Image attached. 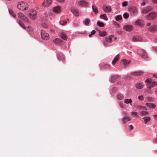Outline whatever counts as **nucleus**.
Returning <instances> with one entry per match:
<instances>
[{
	"instance_id": "nucleus-8",
	"label": "nucleus",
	"mask_w": 157,
	"mask_h": 157,
	"mask_svg": "<svg viewBox=\"0 0 157 157\" xmlns=\"http://www.w3.org/2000/svg\"><path fill=\"white\" fill-rule=\"evenodd\" d=\"M105 39L106 41L111 43L115 41L116 39V38L113 35H110L108 37H106Z\"/></svg>"
},
{
	"instance_id": "nucleus-51",
	"label": "nucleus",
	"mask_w": 157,
	"mask_h": 157,
	"mask_svg": "<svg viewBox=\"0 0 157 157\" xmlns=\"http://www.w3.org/2000/svg\"><path fill=\"white\" fill-rule=\"evenodd\" d=\"M147 99L149 101H151L153 100V99L151 97H148Z\"/></svg>"
},
{
	"instance_id": "nucleus-58",
	"label": "nucleus",
	"mask_w": 157,
	"mask_h": 157,
	"mask_svg": "<svg viewBox=\"0 0 157 157\" xmlns=\"http://www.w3.org/2000/svg\"><path fill=\"white\" fill-rule=\"evenodd\" d=\"M11 14L14 17H15L16 16L15 14L13 12H12V14Z\"/></svg>"
},
{
	"instance_id": "nucleus-26",
	"label": "nucleus",
	"mask_w": 157,
	"mask_h": 157,
	"mask_svg": "<svg viewBox=\"0 0 157 157\" xmlns=\"http://www.w3.org/2000/svg\"><path fill=\"white\" fill-rule=\"evenodd\" d=\"M119 58V55L118 54L114 57V59L112 61V65H115L116 64V62L118 60Z\"/></svg>"
},
{
	"instance_id": "nucleus-7",
	"label": "nucleus",
	"mask_w": 157,
	"mask_h": 157,
	"mask_svg": "<svg viewBox=\"0 0 157 157\" xmlns=\"http://www.w3.org/2000/svg\"><path fill=\"white\" fill-rule=\"evenodd\" d=\"M18 17H20L23 19L25 22L27 23H29L30 22V21L29 20L28 18L25 17L24 15L21 13H18Z\"/></svg>"
},
{
	"instance_id": "nucleus-62",
	"label": "nucleus",
	"mask_w": 157,
	"mask_h": 157,
	"mask_svg": "<svg viewBox=\"0 0 157 157\" xmlns=\"http://www.w3.org/2000/svg\"><path fill=\"white\" fill-rule=\"evenodd\" d=\"M9 11L10 14H12V12H13L12 10H9Z\"/></svg>"
},
{
	"instance_id": "nucleus-21",
	"label": "nucleus",
	"mask_w": 157,
	"mask_h": 157,
	"mask_svg": "<svg viewBox=\"0 0 157 157\" xmlns=\"http://www.w3.org/2000/svg\"><path fill=\"white\" fill-rule=\"evenodd\" d=\"M59 36L61 38L65 40H67V36L64 33L60 32L59 33Z\"/></svg>"
},
{
	"instance_id": "nucleus-57",
	"label": "nucleus",
	"mask_w": 157,
	"mask_h": 157,
	"mask_svg": "<svg viewBox=\"0 0 157 157\" xmlns=\"http://www.w3.org/2000/svg\"><path fill=\"white\" fill-rule=\"evenodd\" d=\"M42 26L45 28H47L48 27V25H47L44 24L42 25Z\"/></svg>"
},
{
	"instance_id": "nucleus-35",
	"label": "nucleus",
	"mask_w": 157,
	"mask_h": 157,
	"mask_svg": "<svg viewBox=\"0 0 157 157\" xmlns=\"http://www.w3.org/2000/svg\"><path fill=\"white\" fill-rule=\"evenodd\" d=\"M114 19L117 21L121 20L122 18L121 16V15H118L117 16L115 17Z\"/></svg>"
},
{
	"instance_id": "nucleus-60",
	"label": "nucleus",
	"mask_w": 157,
	"mask_h": 157,
	"mask_svg": "<svg viewBox=\"0 0 157 157\" xmlns=\"http://www.w3.org/2000/svg\"><path fill=\"white\" fill-rule=\"evenodd\" d=\"M146 4V2H143L141 3V5L142 6H145Z\"/></svg>"
},
{
	"instance_id": "nucleus-61",
	"label": "nucleus",
	"mask_w": 157,
	"mask_h": 157,
	"mask_svg": "<svg viewBox=\"0 0 157 157\" xmlns=\"http://www.w3.org/2000/svg\"><path fill=\"white\" fill-rule=\"evenodd\" d=\"M156 136H157V138L155 139L154 140V142L156 143H157V134Z\"/></svg>"
},
{
	"instance_id": "nucleus-14",
	"label": "nucleus",
	"mask_w": 157,
	"mask_h": 157,
	"mask_svg": "<svg viewBox=\"0 0 157 157\" xmlns=\"http://www.w3.org/2000/svg\"><path fill=\"white\" fill-rule=\"evenodd\" d=\"M103 10L105 13H109L111 11V9L109 5H104L103 6Z\"/></svg>"
},
{
	"instance_id": "nucleus-25",
	"label": "nucleus",
	"mask_w": 157,
	"mask_h": 157,
	"mask_svg": "<svg viewBox=\"0 0 157 157\" xmlns=\"http://www.w3.org/2000/svg\"><path fill=\"white\" fill-rule=\"evenodd\" d=\"M116 96L117 98L119 100H122L124 98L123 94L120 93L117 94Z\"/></svg>"
},
{
	"instance_id": "nucleus-53",
	"label": "nucleus",
	"mask_w": 157,
	"mask_h": 157,
	"mask_svg": "<svg viewBox=\"0 0 157 157\" xmlns=\"http://www.w3.org/2000/svg\"><path fill=\"white\" fill-rule=\"evenodd\" d=\"M153 116L155 119L157 120V114L154 115H153Z\"/></svg>"
},
{
	"instance_id": "nucleus-54",
	"label": "nucleus",
	"mask_w": 157,
	"mask_h": 157,
	"mask_svg": "<svg viewBox=\"0 0 157 157\" xmlns=\"http://www.w3.org/2000/svg\"><path fill=\"white\" fill-rule=\"evenodd\" d=\"M152 49L155 51V52H157V49L155 48L154 47H152Z\"/></svg>"
},
{
	"instance_id": "nucleus-41",
	"label": "nucleus",
	"mask_w": 157,
	"mask_h": 157,
	"mask_svg": "<svg viewBox=\"0 0 157 157\" xmlns=\"http://www.w3.org/2000/svg\"><path fill=\"white\" fill-rule=\"evenodd\" d=\"M18 23L19 24V25L22 27L24 29H26V27L24 26V24L21 21H19L18 22Z\"/></svg>"
},
{
	"instance_id": "nucleus-3",
	"label": "nucleus",
	"mask_w": 157,
	"mask_h": 157,
	"mask_svg": "<svg viewBox=\"0 0 157 157\" xmlns=\"http://www.w3.org/2000/svg\"><path fill=\"white\" fill-rule=\"evenodd\" d=\"M29 16L33 20H35L37 17V12L36 10H31L29 11Z\"/></svg>"
},
{
	"instance_id": "nucleus-37",
	"label": "nucleus",
	"mask_w": 157,
	"mask_h": 157,
	"mask_svg": "<svg viewBox=\"0 0 157 157\" xmlns=\"http://www.w3.org/2000/svg\"><path fill=\"white\" fill-rule=\"evenodd\" d=\"M67 21L66 20H61L59 21V24L61 25H64L66 24Z\"/></svg>"
},
{
	"instance_id": "nucleus-15",
	"label": "nucleus",
	"mask_w": 157,
	"mask_h": 157,
	"mask_svg": "<svg viewBox=\"0 0 157 157\" xmlns=\"http://www.w3.org/2000/svg\"><path fill=\"white\" fill-rule=\"evenodd\" d=\"M53 10L56 13H60L61 11V8L60 6H58L53 7Z\"/></svg>"
},
{
	"instance_id": "nucleus-17",
	"label": "nucleus",
	"mask_w": 157,
	"mask_h": 157,
	"mask_svg": "<svg viewBox=\"0 0 157 157\" xmlns=\"http://www.w3.org/2000/svg\"><path fill=\"white\" fill-rule=\"evenodd\" d=\"M71 12L75 16H78L79 15L78 10L75 8H73L71 10Z\"/></svg>"
},
{
	"instance_id": "nucleus-2",
	"label": "nucleus",
	"mask_w": 157,
	"mask_h": 157,
	"mask_svg": "<svg viewBox=\"0 0 157 157\" xmlns=\"http://www.w3.org/2000/svg\"><path fill=\"white\" fill-rule=\"evenodd\" d=\"M151 25V22H148L147 23V26H150L148 28L149 31L152 33H154L157 31V25L155 24Z\"/></svg>"
},
{
	"instance_id": "nucleus-4",
	"label": "nucleus",
	"mask_w": 157,
	"mask_h": 157,
	"mask_svg": "<svg viewBox=\"0 0 157 157\" xmlns=\"http://www.w3.org/2000/svg\"><path fill=\"white\" fill-rule=\"evenodd\" d=\"M138 53L141 55L144 58L147 59V60H150L151 58L149 57L145 50H140L138 51Z\"/></svg>"
},
{
	"instance_id": "nucleus-13",
	"label": "nucleus",
	"mask_w": 157,
	"mask_h": 157,
	"mask_svg": "<svg viewBox=\"0 0 157 157\" xmlns=\"http://www.w3.org/2000/svg\"><path fill=\"white\" fill-rule=\"evenodd\" d=\"M133 40L135 42H144L142 38L140 36H135L132 38Z\"/></svg>"
},
{
	"instance_id": "nucleus-32",
	"label": "nucleus",
	"mask_w": 157,
	"mask_h": 157,
	"mask_svg": "<svg viewBox=\"0 0 157 157\" xmlns=\"http://www.w3.org/2000/svg\"><path fill=\"white\" fill-rule=\"evenodd\" d=\"M90 20L89 19L86 18L83 21V23L84 25H88L90 23Z\"/></svg>"
},
{
	"instance_id": "nucleus-39",
	"label": "nucleus",
	"mask_w": 157,
	"mask_h": 157,
	"mask_svg": "<svg viewBox=\"0 0 157 157\" xmlns=\"http://www.w3.org/2000/svg\"><path fill=\"white\" fill-rule=\"evenodd\" d=\"M129 16V14L128 13L126 12L124 13L123 17L125 19L128 18Z\"/></svg>"
},
{
	"instance_id": "nucleus-6",
	"label": "nucleus",
	"mask_w": 157,
	"mask_h": 157,
	"mask_svg": "<svg viewBox=\"0 0 157 157\" xmlns=\"http://www.w3.org/2000/svg\"><path fill=\"white\" fill-rule=\"evenodd\" d=\"M131 14L132 16H136L137 15L138 13V10L135 7H132L130 10Z\"/></svg>"
},
{
	"instance_id": "nucleus-42",
	"label": "nucleus",
	"mask_w": 157,
	"mask_h": 157,
	"mask_svg": "<svg viewBox=\"0 0 157 157\" xmlns=\"http://www.w3.org/2000/svg\"><path fill=\"white\" fill-rule=\"evenodd\" d=\"M128 3L127 1H124L122 3V6L123 7H125L128 5Z\"/></svg>"
},
{
	"instance_id": "nucleus-28",
	"label": "nucleus",
	"mask_w": 157,
	"mask_h": 157,
	"mask_svg": "<svg viewBox=\"0 0 157 157\" xmlns=\"http://www.w3.org/2000/svg\"><path fill=\"white\" fill-rule=\"evenodd\" d=\"M122 61L124 65L125 66H127L130 63V61L127 60L126 59H123Z\"/></svg>"
},
{
	"instance_id": "nucleus-19",
	"label": "nucleus",
	"mask_w": 157,
	"mask_h": 157,
	"mask_svg": "<svg viewBox=\"0 0 157 157\" xmlns=\"http://www.w3.org/2000/svg\"><path fill=\"white\" fill-rule=\"evenodd\" d=\"M135 24L136 25L141 26L144 25V22L142 20L138 19L135 22Z\"/></svg>"
},
{
	"instance_id": "nucleus-22",
	"label": "nucleus",
	"mask_w": 157,
	"mask_h": 157,
	"mask_svg": "<svg viewBox=\"0 0 157 157\" xmlns=\"http://www.w3.org/2000/svg\"><path fill=\"white\" fill-rule=\"evenodd\" d=\"M149 85L148 88H151L157 86V82L154 81L148 84Z\"/></svg>"
},
{
	"instance_id": "nucleus-63",
	"label": "nucleus",
	"mask_w": 157,
	"mask_h": 157,
	"mask_svg": "<svg viewBox=\"0 0 157 157\" xmlns=\"http://www.w3.org/2000/svg\"><path fill=\"white\" fill-rule=\"evenodd\" d=\"M59 2H63L64 0H57Z\"/></svg>"
},
{
	"instance_id": "nucleus-49",
	"label": "nucleus",
	"mask_w": 157,
	"mask_h": 157,
	"mask_svg": "<svg viewBox=\"0 0 157 157\" xmlns=\"http://www.w3.org/2000/svg\"><path fill=\"white\" fill-rule=\"evenodd\" d=\"M146 91L149 94H151L152 93V92L151 90V88H149L148 90H147Z\"/></svg>"
},
{
	"instance_id": "nucleus-12",
	"label": "nucleus",
	"mask_w": 157,
	"mask_h": 157,
	"mask_svg": "<svg viewBox=\"0 0 157 157\" xmlns=\"http://www.w3.org/2000/svg\"><path fill=\"white\" fill-rule=\"evenodd\" d=\"M123 29L127 31H131L133 29V26L131 25H126L123 27Z\"/></svg>"
},
{
	"instance_id": "nucleus-23",
	"label": "nucleus",
	"mask_w": 157,
	"mask_h": 157,
	"mask_svg": "<svg viewBox=\"0 0 157 157\" xmlns=\"http://www.w3.org/2000/svg\"><path fill=\"white\" fill-rule=\"evenodd\" d=\"M142 119L143 120L144 123L145 124H147L148 122L150 121L151 118L150 117H143Z\"/></svg>"
},
{
	"instance_id": "nucleus-44",
	"label": "nucleus",
	"mask_w": 157,
	"mask_h": 157,
	"mask_svg": "<svg viewBox=\"0 0 157 157\" xmlns=\"http://www.w3.org/2000/svg\"><path fill=\"white\" fill-rule=\"evenodd\" d=\"M138 99L141 101H143L144 100V98L142 95H139L138 96Z\"/></svg>"
},
{
	"instance_id": "nucleus-31",
	"label": "nucleus",
	"mask_w": 157,
	"mask_h": 157,
	"mask_svg": "<svg viewBox=\"0 0 157 157\" xmlns=\"http://www.w3.org/2000/svg\"><path fill=\"white\" fill-rule=\"evenodd\" d=\"M124 102L126 104H129L131 105V103L132 102V100L131 99L129 98V99H125L124 100Z\"/></svg>"
},
{
	"instance_id": "nucleus-46",
	"label": "nucleus",
	"mask_w": 157,
	"mask_h": 157,
	"mask_svg": "<svg viewBox=\"0 0 157 157\" xmlns=\"http://www.w3.org/2000/svg\"><path fill=\"white\" fill-rule=\"evenodd\" d=\"M103 68L105 69H108L110 68V67L109 65L106 64L103 66Z\"/></svg>"
},
{
	"instance_id": "nucleus-48",
	"label": "nucleus",
	"mask_w": 157,
	"mask_h": 157,
	"mask_svg": "<svg viewBox=\"0 0 157 157\" xmlns=\"http://www.w3.org/2000/svg\"><path fill=\"white\" fill-rule=\"evenodd\" d=\"M137 114V113L136 112H132L131 113V115L132 116H133L134 117L136 116Z\"/></svg>"
},
{
	"instance_id": "nucleus-34",
	"label": "nucleus",
	"mask_w": 157,
	"mask_h": 157,
	"mask_svg": "<svg viewBox=\"0 0 157 157\" xmlns=\"http://www.w3.org/2000/svg\"><path fill=\"white\" fill-rule=\"evenodd\" d=\"M106 34V33L105 31H100L99 32V35L101 37L105 36Z\"/></svg>"
},
{
	"instance_id": "nucleus-59",
	"label": "nucleus",
	"mask_w": 157,
	"mask_h": 157,
	"mask_svg": "<svg viewBox=\"0 0 157 157\" xmlns=\"http://www.w3.org/2000/svg\"><path fill=\"white\" fill-rule=\"evenodd\" d=\"M11 14L14 17H15L16 16L15 14L13 12H12V14Z\"/></svg>"
},
{
	"instance_id": "nucleus-45",
	"label": "nucleus",
	"mask_w": 157,
	"mask_h": 157,
	"mask_svg": "<svg viewBox=\"0 0 157 157\" xmlns=\"http://www.w3.org/2000/svg\"><path fill=\"white\" fill-rule=\"evenodd\" d=\"M79 24H80L79 22H78V23L74 22V23H73L72 25L74 26L77 27V26H78L79 25Z\"/></svg>"
},
{
	"instance_id": "nucleus-16",
	"label": "nucleus",
	"mask_w": 157,
	"mask_h": 157,
	"mask_svg": "<svg viewBox=\"0 0 157 157\" xmlns=\"http://www.w3.org/2000/svg\"><path fill=\"white\" fill-rule=\"evenodd\" d=\"M144 72L143 71H138L136 72H134L131 73V75L133 76H137L143 75Z\"/></svg>"
},
{
	"instance_id": "nucleus-43",
	"label": "nucleus",
	"mask_w": 157,
	"mask_h": 157,
	"mask_svg": "<svg viewBox=\"0 0 157 157\" xmlns=\"http://www.w3.org/2000/svg\"><path fill=\"white\" fill-rule=\"evenodd\" d=\"M152 79L151 78H148V79H146L145 81V82L146 83H149L152 82Z\"/></svg>"
},
{
	"instance_id": "nucleus-40",
	"label": "nucleus",
	"mask_w": 157,
	"mask_h": 157,
	"mask_svg": "<svg viewBox=\"0 0 157 157\" xmlns=\"http://www.w3.org/2000/svg\"><path fill=\"white\" fill-rule=\"evenodd\" d=\"M97 24L100 27H102L104 26V24L103 22L99 21L97 22Z\"/></svg>"
},
{
	"instance_id": "nucleus-24",
	"label": "nucleus",
	"mask_w": 157,
	"mask_h": 157,
	"mask_svg": "<svg viewBox=\"0 0 157 157\" xmlns=\"http://www.w3.org/2000/svg\"><path fill=\"white\" fill-rule=\"evenodd\" d=\"M135 86L137 89H141L144 87V85L143 84V83H138L136 84Z\"/></svg>"
},
{
	"instance_id": "nucleus-38",
	"label": "nucleus",
	"mask_w": 157,
	"mask_h": 157,
	"mask_svg": "<svg viewBox=\"0 0 157 157\" xmlns=\"http://www.w3.org/2000/svg\"><path fill=\"white\" fill-rule=\"evenodd\" d=\"M140 115L142 116H144L145 115H148L149 114V113L146 111H142L140 112Z\"/></svg>"
},
{
	"instance_id": "nucleus-36",
	"label": "nucleus",
	"mask_w": 157,
	"mask_h": 157,
	"mask_svg": "<svg viewBox=\"0 0 157 157\" xmlns=\"http://www.w3.org/2000/svg\"><path fill=\"white\" fill-rule=\"evenodd\" d=\"M92 8L93 11L95 13H97L98 12V10L97 7H95L93 5L92 6Z\"/></svg>"
},
{
	"instance_id": "nucleus-29",
	"label": "nucleus",
	"mask_w": 157,
	"mask_h": 157,
	"mask_svg": "<svg viewBox=\"0 0 157 157\" xmlns=\"http://www.w3.org/2000/svg\"><path fill=\"white\" fill-rule=\"evenodd\" d=\"M130 120V118L128 117L125 116L122 119V122L124 124Z\"/></svg>"
},
{
	"instance_id": "nucleus-56",
	"label": "nucleus",
	"mask_w": 157,
	"mask_h": 157,
	"mask_svg": "<svg viewBox=\"0 0 157 157\" xmlns=\"http://www.w3.org/2000/svg\"><path fill=\"white\" fill-rule=\"evenodd\" d=\"M153 76L154 77L157 78V73L154 74L153 75Z\"/></svg>"
},
{
	"instance_id": "nucleus-64",
	"label": "nucleus",
	"mask_w": 157,
	"mask_h": 157,
	"mask_svg": "<svg viewBox=\"0 0 157 157\" xmlns=\"http://www.w3.org/2000/svg\"><path fill=\"white\" fill-rule=\"evenodd\" d=\"M154 2L156 4H157V0H153Z\"/></svg>"
},
{
	"instance_id": "nucleus-47",
	"label": "nucleus",
	"mask_w": 157,
	"mask_h": 157,
	"mask_svg": "<svg viewBox=\"0 0 157 157\" xmlns=\"http://www.w3.org/2000/svg\"><path fill=\"white\" fill-rule=\"evenodd\" d=\"M139 108H140L141 109H143L144 110H147V108L145 106H139L138 107Z\"/></svg>"
},
{
	"instance_id": "nucleus-9",
	"label": "nucleus",
	"mask_w": 157,
	"mask_h": 157,
	"mask_svg": "<svg viewBox=\"0 0 157 157\" xmlns=\"http://www.w3.org/2000/svg\"><path fill=\"white\" fill-rule=\"evenodd\" d=\"M41 35L42 39L47 40L49 39V35L46 32L43 30L41 31Z\"/></svg>"
},
{
	"instance_id": "nucleus-27",
	"label": "nucleus",
	"mask_w": 157,
	"mask_h": 157,
	"mask_svg": "<svg viewBox=\"0 0 157 157\" xmlns=\"http://www.w3.org/2000/svg\"><path fill=\"white\" fill-rule=\"evenodd\" d=\"M146 105L152 109H155L156 107V105L154 103H147L146 104Z\"/></svg>"
},
{
	"instance_id": "nucleus-5",
	"label": "nucleus",
	"mask_w": 157,
	"mask_h": 157,
	"mask_svg": "<svg viewBox=\"0 0 157 157\" xmlns=\"http://www.w3.org/2000/svg\"><path fill=\"white\" fill-rule=\"evenodd\" d=\"M157 17V13L154 12L150 13L146 17V19L149 20H153Z\"/></svg>"
},
{
	"instance_id": "nucleus-18",
	"label": "nucleus",
	"mask_w": 157,
	"mask_h": 157,
	"mask_svg": "<svg viewBox=\"0 0 157 157\" xmlns=\"http://www.w3.org/2000/svg\"><path fill=\"white\" fill-rule=\"evenodd\" d=\"M51 0H44L42 5L45 7H48L51 4Z\"/></svg>"
},
{
	"instance_id": "nucleus-11",
	"label": "nucleus",
	"mask_w": 157,
	"mask_h": 157,
	"mask_svg": "<svg viewBox=\"0 0 157 157\" xmlns=\"http://www.w3.org/2000/svg\"><path fill=\"white\" fill-rule=\"evenodd\" d=\"M153 8L151 6H148L143 8L142 10V12L143 13H147L149 12L152 10Z\"/></svg>"
},
{
	"instance_id": "nucleus-55",
	"label": "nucleus",
	"mask_w": 157,
	"mask_h": 157,
	"mask_svg": "<svg viewBox=\"0 0 157 157\" xmlns=\"http://www.w3.org/2000/svg\"><path fill=\"white\" fill-rule=\"evenodd\" d=\"M130 129V130H132L133 128V127L132 125H130L129 126Z\"/></svg>"
},
{
	"instance_id": "nucleus-1",
	"label": "nucleus",
	"mask_w": 157,
	"mask_h": 157,
	"mask_svg": "<svg viewBox=\"0 0 157 157\" xmlns=\"http://www.w3.org/2000/svg\"><path fill=\"white\" fill-rule=\"evenodd\" d=\"M18 9L21 10H27L29 7L28 3L24 2H19L17 5Z\"/></svg>"
},
{
	"instance_id": "nucleus-50",
	"label": "nucleus",
	"mask_w": 157,
	"mask_h": 157,
	"mask_svg": "<svg viewBox=\"0 0 157 157\" xmlns=\"http://www.w3.org/2000/svg\"><path fill=\"white\" fill-rule=\"evenodd\" d=\"M119 105L121 108H123L124 107V105L123 103H119Z\"/></svg>"
},
{
	"instance_id": "nucleus-33",
	"label": "nucleus",
	"mask_w": 157,
	"mask_h": 157,
	"mask_svg": "<svg viewBox=\"0 0 157 157\" xmlns=\"http://www.w3.org/2000/svg\"><path fill=\"white\" fill-rule=\"evenodd\" d=\"M100 18L101 19H102L105 21H107L108 20V18L105 14H104L100 15Z\"/></svg>"
},
{
	"instance_id": "nucleus-20",
	"label": "nucleus",
	"mask_w": 157,
	"mask_h": 157,
	"mask_svg": "<svg viewBox=\"0 0 157 157\" xmlns=\"http://www.w3.org/2000/svg\"><path fill=\"white\" fill-rule=\"evenodd\" d=\"M120 77L118 75H113L111 78V82H114L120 78Z\"/></svg>"
},
{
	"instance_id": "nucleus-30",
	"label": "nucleus",
	"mask_w": 157,
	"mask_h": 157,
	"mask_svg": "<svg viewBox=\"0 0 157 157\" xmlns=\"http://www.w3.org/2000/svg\"><path fill=\"white\" fill-rule=\"evenodd\" d=\"M62 41L61 39L59 38H56L53 40V42L55 44H59Z\"/></svg>"
},
{
	"instance_id": "nucleus-52",
	"label": "nucleus",
	"mask_w": 157,
	"mask_h": 157,
	"mask_svg": "<svg viewBox=\"0 0 157 157\" xmlns=\"http://www.w3.org/2000/svg\"><path fill=\"white\" fill-rule=\"evenodd\" d=\"M95 31L94 30H92L91 32V34L93 35H94L95 34Z\"/></svg>"
},
{
	"instance_id": "nucleus-10",
	"label": "nucleus",
	"mask_w": 157,
	"mask_h": 157,
	"mask_svg": "<svg viewBox=\"0 0 157 157\" xmlns=\"http://www.w3.org/2000/svg\"><path fill=\"white\" fill-rule=\"evenodd\" d=\"M77 4L80 7H86L88 5V3L84 0L78 2Z\"/></svg>"
}]
</instances>
